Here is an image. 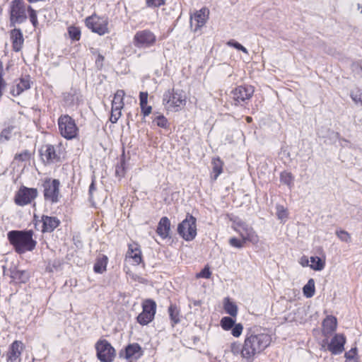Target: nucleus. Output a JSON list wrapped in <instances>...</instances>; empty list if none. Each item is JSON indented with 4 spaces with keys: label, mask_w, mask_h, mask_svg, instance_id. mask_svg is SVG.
Masks as SVG:
<instances>
[{
    "label": "nucleus",
    "mask_w": 362,
    "mask_h": 362,
    "mask_svg": "<svg viewBox=\"0 0 362 362\" xmlns=\"http://www.w3.org/2000/svg\"><path fill=\"white\" fill-rule=\"evenodd\" d=\"M271 341V336L262 328L255 326L248 329L242 346V358L246 362H252L256 355L269 346Z\"/></svg>",
    "instance_id": "1"
},
{
    "label": "nucleus",
    "mask_w": 362,
    "mask_h": 362,
    "mask_svg": "<svg viewBox=\"0 0 362 362\" xmlns=\"http://www.w3.org/2000/svg\"><path fill=\"white\" fill-rule=\"evenodd\" d=\"M337 320L332 315L327 316L322 322V332L324 334L328 335L334 332L337 329Z\"/></svg>",
    "instance_id": "23"
},
{
    "label": "nucleus",
    "mask_w": 362,
    "mask_h": 362,
    "mask_svg": "<svg viewBox=\"0 0 362 362\" xmlns=\"http://www.w3.org/2000/svg\"><path fill=\"white\" fill-rule=\"evenodd\" d=\"M40 156L43 162L46 163H51L59 160V156L56 153L54 146L46 144L42 146L40 151Z\"/></svg>",
    "instance_id": "17"
},
{
    "label": "nucleus",
    "mask_w": 362,
    "mask_h": 362,
    "mask_svg": "<svg viewBox=\"0 0 362 362\" xmlns=\"http://www.w3.org/2000/svg\"><path fill=\"white\" fill-rule=\"evenodd\" d=\"M85 23L88 29L99 35H104L109 33L108 19L106 17L93 14L86 18Z\"/></svg>",
    "instance_id": "8"
},
{
    "label": "nucleus",
    "mask_w": 362,
    "mask_h": 362,
    "mask_svg": "<svg viewBox=\"0 0 362 362\" xmlns=\"http://www.w3.org/2000/svg\"><path fill=\"white\" fill-rule=\"evenodd\" d=\"M230 351L235 356L240 354V356H242V347L240 346V344L238 342L231 343L230 345Z\"/></svg>",
    "instance_id": "43"
},
{
    "label": "nucleus",
    "mask_w": 362,
    "mask_h": 362,
    "mask_svg": "<svg viewBox=\"0 0 362 362\" xmlns=\"http://www.w3.org/2000/svg\"><path fill=\"white\" fill-rule=\"evenodd\" d=\"M146 4L148 7H159L165 4V0H146Z\"/></svg>",
    "instance_id": "50"
},
{
    "label": "nucleus",
    "mask_w": 362,
    "mask_h": 362,
    "mask_svg": "<svg viewBox=\"0 0 362 362\" xmlns=\"http://www.w3.org/2000/svg\"><path fill=\"white\" fill-rule=\"evenodd\" d=\"M336 235L341 241L349 243L351 240L350 234L346 230H337L336 231Z\"/></svg>",
    "instance_id": "41"
},
{
    "label": "nucleus",
    "mask_w": 362,
    "mask_h": 362,
    "mask_svg": "<svg viewBox=\"0 0 362 362\" xmlns=\"http://www.w3.org/2000/svg\"><path fill=\"white\" fill-rule=\"evenodd\" d=\"M103 61H104V57L102 54H98V57L95 59V63H96L97 66L101 67L103 66Z\"/></svg>",
    "instance_id": "57"
},
{
    "label": "nucleus",
    "mask_w": 362,
    "mask_h": 362,
    "mask_svg": "<svg viewBox=\"0 0 362 362\" xmlns=\"http://www.w3.org/2000/svg\"><path fill=\"white\" fill-rule=\"evenodd\" d=\"M119 171H118V169H116V173H118Z\"/></svg>",
    "instance_id": "61"
},
{
    "label": "nucleus",
    "mask_w": 362,
    "mask_h": 362,
    "mask_svg": "<svg viewBox=\"0 0 362 362\" xmlns=\"http://www.w3.org/2000/svg\"><path fill=\"white\" fill-rule=\"evenodd\" d=\"M177 232L185 240H192L197 235L196 218L192 215H187L178 225Z\"/></svg>",
    "instance_id": "7"
},
{
    "label": "nucleus",
    "mask_w": 362,
    "mask_h": 362,
    "mask_svg": "<svg viewBox=\"0 0 362 362\" xmlns=\"http://www.w3.org/2000/svg\"><path fill=\"white\" fill-rule=\"evenodd\" d=\"M168 313L170 315V317L173 322V325L180 322L179 310L176 305H170L168 308Z\"/></svg>",
    "instance_id": "34"
},
{
    "label": "nucleus",
    "mask_w": 362,
    "mask_h": 362,
    "mask_svg": "<svg viewBox=\"0 0 362 362\" xmlns=\"http://www.w3.org/2000/svg\"><path fill=\"white\" fill-rule=\"evenodd\" d=\"M357 354L356 348H352L351 350L345 353V357L346 359L356 358V356Z\"/></svg>",
    "instance_id": "52"
},
{
    "label": "nucleus",
    "mask_w": 362,
    "mask_h": 362,
    "mask_svg": "<svg viewBox=\"0 0 362 362\" xmlns=\"http://www.w3.org/2000/svg\"><path fill=\"white\" fill-rule=\"evenodd\" d=\"M170 230V221L167 217H163L160 218L156 232L158 235H160L162 238H166L169 235V233Z\"/></svg>",
    "instance_id": "22"
},
{
    "label": "nucleus",
    "mask_w": 362,
    "mask_h": 362,
    "mask_svg": "<svg viewBox=\"0 0 362 362\" xmlns=\"http://www.w3.org/2000/svg\"><path fill=\"white\" fill-rule=\"evenodd\" d=\"M128 251L126 255V258L132 259V264L138 265L142 262L141 251L136 243H132L129 245Z\"/></svg>",
    "instance_id": "19"
},
{
    "label": "nucleus",
    "mask_w": 362,
    "mask_h": 362,
    "mask_svg": "<svg viewBox=\"0 0 362 362\" xmlns=\"http://www.w3.org/2000/svg\"><path fill=\"white\" fill-rule=\"evenodd\" d=\"M309 262L310 260L308 259V258L305 256H303L300 260H299V263L300 264V265L303 267H308V266H310L309 265Z\"/></svg>",
    "instance_id": "55"
},
{
    "label": "nucleus",
    "mask_w": 362,
    "mask_h": 362,
    "mask_svg": "<svg viewBox=\"0 0 362 362\" xmlns=\"http://www.w3.org/2000/svg\"><path fill=\"white\" fill-rule=\"evenodd\" d=\"M60 182L57 179L46 178L42 184L45 200L50 203L59 202Z\"/></svg>",
    "instance_id": "9"
},
{
    "label": "nucleus",
    "mask_w": 362,
    "mask_h": 362,
    "mask_svg": "<svg viewBox=\"0 0 362 362\" xmlns=\"http://www.w3.org/2000/svg\"><path fill=\"white\" fill-rule=\"evenodd\" d=\"M211 272H210L209 267H205L199 273L197 274V278L209 279L211 277Z\"/></svg>",
    "instance_id": "49"
},
{
    "label": "nucleus",
    "mask_w": 362,
    "mask_h": 362,
    "mask_svg": "<svg viewBox=\"0 0 362 362\" xmlns=\"http://www.w3.org/2000/svg\"><path fill=\"white\" fill-rule=\"evenodd\" d=\"M70 38L73 40H79L81 37V31L78 28L71 26L68 30Z\"/></svg>",
    "instance_id": "39"
},
{
    "label": "nucleus",
    "mask_w": 362,
    "mask_h": 362,
    "mask_svg": "<svg viewBox=\"0 0 362 362\" xmlns=\"http://www.w3.org/2000/svg\"><path fill=\"white\" fill-rule=\"evenodd\" d=\"M303 292L306 298H311L314 296L315 292V281L313 279H310L307 284L303 288Z\"/></svg>",
    "instance_id": "29"
},
{
    "label": "nucleus",
    "mask_w": 362,
    "mask_h": 362,
    "mask_svg": "<svg viewBox=\"0 0 362 362\" xmlns=\"http://www.w3.org/2000/svg\"><path fill=\"white\" fill-rule=\"evenodd\" d=\"M37 194L38 192L36 188L22 186L16 192L14 201L17 205L23 206L30 204L37 197Z\"/></svg>",
    "instance_id": "11"
},
{
    "label": "nucleus",
    "mask_w": 362,
    "mask_h": 362,
    "mask_svg": "<svg viewBox=\"0 0 362 362\" xmlns=\"http://www.w3.org/2000/svg\"><path fill=\"white\" fill-rule=\"evenodd\" d=\"M148 94L147 92H141L139 94L140 105H146Z\"/></svg>",
    "instance_id": "54"
},
{
    "label": "nucleus",
    "mask_w": 362,
    "mask_h": 362,
    "mask_svg": "<svg viewBox=\"0 0 362 362\" xmlns=\"http://www.w3.org/2000/svg\"><path fill=\"white\" fill-rule=\"evenodd\" d=\"M252 117H247V118H246V120H247V122H252Z\"/></svg>",
    "instance_id": "60"
},
{
    "label": "nucleus",
    "mask_w": 362,
    "mask_h": 362,
    "mask_svg": "<svg viewBox=\"0 0 362 362\" xmlns=\"http://www.w3.org/2000/svg\"><path fill=\"white\" fill-rule=\"evenodd\" d=\"M235 324V320L230 317H223L221 320V327L226 331L231 329Z\"/></svg>",
    "instance_id": "36"
},
{
    "label": "nucleus",
    "mask_w": 362,
    "mask_h": 362,
    "mask_svg": "<svg viewBox=\"0 0 362 362\" xmlns=\"http://www.w3.org/2000/svg\"><path fill=\"white\" fill-rule=\"evenodd\" d=\"M310 267L315 271H322L325 266V262L319 257H311Z\"/></svg>",
    "instance_id": "30"
},
{
    "label": "nucleus",
    "mask_w": 362,
    "mask_h": 362,
    "mask_svg": "<svg viewBox=\"0 0 362 362\" xmlns=\"http://www.w3.org/2000/svg\"><path fill=\"white\" fill-rule=\"evenodd\" d=\"M345 343V337L343 334H337L331 339L330 343L328 344L327 349L332 352V354H339L343 352Z\"/></svg>",
    "instance_id": "16"
},
{
    "label": "nucleus",
    "mask_w": 362,
    "mask_h": 362,
    "mask_svg": "<svg viewBox=\"0 0 362 362\" xmlns=\"http://www.w3.org/2000/svg\"><path fill=\"white\" fill-rule=\"evenodd\" d=\"M97 357L101 362H112L115 350L105 339L98 341L95 344Z\"/></svg>",
    "instance_id": "10"
},
{
    "label": "nucleus",
    "mask_w": 362,
    "mask_h": 362,
    "mask_svg": "<svg viewBox=\"0 0 362 362\" xmlns=\"http://www.w3.org/2000/svg\"><path fill=\"white\" fill-rule=\"evenodd\" d=\"M125 95V93L123 90H118L115 93L114 95L113 100L112 102V106L117 107L118 108L123 109L124 103V97Z\"/></svg>",
    "instance_id": "26"
},
{
    "label": "nucleus",
    "mask_w": 362,
    "mask_h": 362,
    "mask_svg": "<svg viewBox=\"0 0 362 362\" xmlns=\"http://www.w3.org/2000/svg\"><path fill=\"white\" fill-rule=\"evenodd\" d=\"M58 126L61 135L66 139H72L78 135V129L75 120L68 115L59 117Z\"/></svg>",
    "instance_id": "5"
},
{
    "label": "nucleus",
    "mask_w": 362,
    "mask_h": 362,
    "mask_svg": "<svg viewBox=\"0 0 362 362\" xmlns=\"http://www.w3.org/2000/svg\"><path fill=\"white\" fill-rule=\"evenodd\" d=\"M122 110L117 107L112 106L110 120L112 123H116L122 116Z\"/></svg>",
    "instance_id": "38"
},
{
    "label": "nucleus",
    "mask_w": 362,
    "mask_h": 362,
    "mask_svg": "<svg viewBox=\"0 0 362 362\" xmlns=\"http://www.w3.org/2000/svg\"><path fill=\"white\" fill-rule=\"evenodd\" d=\"M141 346L138 344H129L126 348V358H130L134 357L136 354H139L140 356L141 354Z\"/></svg>",
    "instance_id": "32"
},
{
    "label": "nucleus",
    "mask_w": 362,
    "mask_h": 362,
    "mask_svg": "<svg viewBox=\"0 0 362 362\" xmlns=\"http://www.w3.org/2000/svg\"><path fill=\"white\" fill-rule=\"evenodd\" d=\"M12 127H6L0 133V143L4 144L10 140L12 136Z\"/></svg>",
    "instance_id": "35"
},
{
    "label": "nucleus",
    "mask_w": 362,
    "mask_h": 362,
    "mask_svg": "<svg viewBox=\"0 0 362 362\" xmlns=\"http://www.w3.org/2000/svg\"><path fill=\"white\" fill-rule=\"evenodd\" d=\"M95 190V182H94V180H93L89 187V199L90 201L93 199V193Z\"/></svg>",
    "instance_id": "56"
},
{
    "label": "nucleus",
    "mask_w": 362,
    "mask_h": 362,
    "mask_svg": "<svg viewBox=\"0 0 362 362\" xmlns=\"http://www.w3.org/2000/svg\"><path fill=\"white\" fill-rule=\"evenodd\" d=\"M231 93L234 104L238 105L251 98L254 93V88L251 86H240L235 88Z\"/></svg>",
    "instance_id": "14"
},
{
    "label": "nucleus",
    "mask_w": 362,
    "mask_h": 362,
    "mask_svg": "<svg viewBox=\"0 0 362 362\" xmlns=\"http://www.w3.org/2000/svg\"><path fill=\"white\" fill-rule=\"evenodd\" d=\"M351 99L356 103H360L362 104V90H356L351 93Z\"/></svg>",
    "instance_id": "47"
},
{
    "label": "nucleus",
    "mask_w": 362,
    "mask_h": 362,
    "mask_svg": "<svg viewBox=\"0 0 362 362\" xmlns=\"http://www.w3.org/2000/svg\"><path fill=\"white\" fill-rule=\"evenodd\" d=\"M11 277L18 282H25L28 279V274L25 271L14 269L11 271Z\"/></svg>",
    "instance_id": "27"
},
{
    "label": "nucleus",
    "mask_w": 362,
    "mask_h": 362,
    "mask_svg": "<svg viewBox=\"0 0 362 362\" xmlns=\"http://www.w3.org/2000/svg\"><path fill=\"white\" fill-rule=\"evenodd\" d=\"M28 11L29 12L30 22L32 23L34 27H36L38 23L36 11L33 9L31 6L28 7Z\"/></svg>",
    "instance_id": "42"
},
{
    "label": "nucleus",
    "mask_w": 362,
    "mask_h": 362,
    "mask_svg": "<svg viewBox=\"0 0 362 362\" xmlns=\"http://www.w3.org/2000/svg\"><path fill=\"white\" fill-rule=\"evenodd\" d=\"M276 215L279 219L284 221L288 218V212L286 208L281 205H276Z\"/></svg>",
    "instance_id": "40"
},
{
    "label": "nucleus",
    "mask_w": 362,
    "mask_h": 362,
    "mask_svg": "<svg viewBox=\"0 0 362 362\" xmlns=\"http://www.w3.org/2000/svg\"><path fill=\"white\" fill-rule=\"evenodd\" d=\"M280 182L287 185L289 189H292L293 187L294 176L290 172L283 171L280 174Z\"/></svg>",
    "instance_id": "28"
},
{
    "label": "nucleus",
    "mask_w": 362,
    "mask_h": 362,
    "mask_svg": "<svg viewBox=\"0 0 362 362\" xmlns=\"http://www.w3.org/2000/svg\"><path fill=\"white\" fill-rule=\"evenodd\" d=\"M34 232L28 230H11L7 233L10 244L18 254L35 250L37 241L33 238Z\"/></svg>",
    "instance_id": "2"
},
{
    "label": "nucleus",
    "mask_w": 362,
    "mask_h": 362,
    "mask_svg": "<svg viewBox=\"0 0 362 362\" xmlns=\"http://www.w3.org/2000/svg\"><path fill=\"white\" fill-rule=\"evenodd\" d=\"M27 19L26 6L23 0H13L10 5V25L21 24Z\"/></svg>",
    "instance_id": "6"
},
{
    "label": "nucleus",
    "mask_w": 362,
    "mask_h": 362,
    "mask_svg": "<svg viewBox=\"0 0 362 362\" xmlns=\"http://www.w3.org/2000/svg\"><path fill=\"white\" fill-rule=\"evenodd\" d=\"M209 11L206 8H202L197 11L191 16L190 24L191 26H194V31L205 25L209 18Z\"/></svg>",
    "instance_id": "15"
},
{
    "label": "nucleus",
    "mask_w": 362,
    "mask_h": 362,
    "mask_svg": "<svg viewBox=\"0 0 362 362\" xmlns=\"http://www.w3.org/2000/svg\"><path fill=\"white\" fill-rule=\"evenodd\" d=\"M187 103V95L181 89H168L163 95V105L167 111L178 112Z\"/></svg>",
    "instance_id": "3"
},
{
    "label": "nucleus",
    "mask_w": 362,
    "mask_h": 362,
    "mask_svg": "<svg viewBox=\"0 0 362 362\" xmlns=\"http://www.w3.org/2000/svg\"><path fill=\"white\" fill-rule=\"evenodd\" d=\"M43 233H50L53 231L59 224V220L53 216H43L42 217Z\"/></svg>",
    "instance_id": "21"
},
{
    "label": "nucleus",
    "mask_w": 362,
    "mask_h": 362,
    "mask_svg": "<svg viewBox=\"0 0 362 362\" xmlns=\"http://www.w3.org/2000/svg\"><path fill=\"white\" fill-rule=\"evenodd\" d=\"M140 107H141V113L143 114L144 117H147L151 113V111H152L151 106L147 105V104L146 105H140Z\"/></svg>",
    "instance_id": "51"
},
{
    "label": "nucleus",
    "mask_w": 362,
    "mask_h": 362,
    "mask_svg": "<svg viewBox=\"0 0 362 362\" xmlns=\"http://www.w3.org/2000/svg\"><path fill=\"white\" fill-rule=\"evenodd\" d=\"M233 229L241 236L243 241H248L254 245L257 244L259 239L253 228L239 218L233 223Z\"/></svg>",
    "instance_id": "4"
},
{
    "label": "nucleus",
    "mask_w": 362,
    "mask_h": 362,
    "mask_svg": "<svg viewBox=\"0 0 362 362\" xmlns=\"http://www.w3.org/2000/svg\"><path fill=\"white\" fill-rule=\"evenodd\" d=\"M23 350V344L20 341H14L9 346L7 353V362H16L20 360L22 351Z\"/></svg>",
    "instance_id": "18"
},
{
    "label": "nucleus",
    "mask_w": 362,
    "mask_h": 362,
    "mask_svg": "<svg viewBox=\"0 0 362 362\" xmlns=\"http://www.w3.org/2000/svg\"><path fill=\"white\" fill-rule=\"evenodd\" d=\"M153 123L165 129H168L170 127V123L168 122V119L163 115H160L154 117Z\"/></svg>",
    "instance_id": "33"
},
{
    "label": "nucleus",
    "mask_w": 362,
    "mask_h": 362,
    "mask_svg": "<svg viewBox=\"0 0 362 362\" xmlns=\"http://www.w3.org/2000/svg\"><path fill=\"white\" fill-rule=\"evenodd\" d=\"M10 38L12 42L13 51L18 52L21 50L24 42V39L21 30L18 28H14L10 31Z\"/></svg>",
    "instance_id": "20"
},
{
    "label": "nucleus",
    "mask_w": 362,
    "mask_h": 362,
    "mask_svg": "<svg viewBox=\"0 0 362 362\" xmlns=\"http://www.w3.org/2000/svg\"><path fill=\"white\" fill-rule=\"evenodd\" d=\"M156 41V35L148 30L138 31L134 37V44L139 48H148Z\"/></svg>",
    "instance_id": "12"
},
{
    "label": "nucleus",
    "mask_w": 362,
    "mask_h": 362,
    "mask_svg": "<svg viewBox=\"0 0 362 362\" xmlns=\"http://www.w3.org/2000/svg\"><path fill=\"white\" fill-rule=\"evenodd\" d=\"M107 258L105 257L102 259H99L94 265V272L96 273L101 274L106 270Z\"/></svg>",
    "instance_id": "37"
},
{
    "label": "nucleus",
    "mask_w": 362,
    "mask_h": 362,
    "mask_svg": "<svg viewBox=\"0 0 362 362\" xmlns=\"http://www.w3.org/2000/svg\"><path fill=\"white\" fill-rule=\"evenodd\" d=\"M345 362H358L356 358L346 359Z\"/></svg>",
    "instance_id": "59"
},
{
    "label": "nucleus",
    "mask_w": 362,
    "mask_h": 362,
    "mask_svg": "<svg viewBox=\"0 0 362 362\" xmlns=\"http://www.w3.org/2000/svg\"><path fill=\"white\" fill-rule=\"evenodd\" d=\"M3 72H4L3 63L0 60V98H1V96L3 95V90L5 88L6 85L5 81L3 78Z\"/></svg>",
    "instance_id": "48"
},
{
    "label": "nucleus",
    "mask_w": 362,
    "mask_h": 362,
    "mask_svg": "<svg viewBox=\"0 0 362 362\" xmlns=\"http://www.w3.org/2000/svg\"><path fill=\"white\" fill-rule=\"evenodd\" d=\"M30 88V81L28 76L22 77L19 79L18 82L16 83V89L12 90V94L13 95H18L22 92L25 90H28Z\"/></svg>",
    "instance_id": "24"
},
{
    "label": "nucleus",
    "mask_w": 362,
    "mask_h": 362,
    "mask_svg": "<svg viewBox=\"0 0 362 362\" xmlns=\"http://www.w3.org/2000/svg\"><path fill=\"white\" fill-rule=\"evenodd\" d=\"M224 310L232 317H235L238 314L237 305L234 303L231 302L229 298H226L224 300Z\"/></svg>",
    "instance_id": "31"
},
{
    "label": "nucleus",
    "mask_w": 362,
    "mask_h": 362,
    "mask_svg": "<svg viewBox=\"0 0 362 362\" xmlns=\"http://www.w3.org/2000/svg\"><path fill=\"white\" fill-rule=\"evenodd\" d=\"M231 329L232 335L235 337H239L242 334L243 326L240 323L235 324Z\"/></svg>",
    "instance_id": "44"
},
{
    "label": "nucleus",
    "mask_w": 362,
    "mask_h": 362,
    "mask_svg": "<svg viewBox=\"0 0 362 362\" xmlns=\"http://www.w3.org/2000/svg\"><path fill=\"white\" fill-rule=\"evenodd\" d=\"M15 158L19 160H26L30 158V153L28 151H25L23 153L17 154Z\"/></svg>",
    "instance_id": "53"
},
{
    "label": "nucleus",
    "mask_w": 362,
    "mask_h": 362,
    "mask_svg": "<svg viewBox=\"0 0 362 362\" xmlns=\"http://www.w3.org/2000/svg\"><path fill=\"white\" fill-rule=\"evenodd\" d=\"M212 164V175L213 180H216L223 172V163L219 158H214L211 161Z\"/></svg>",
    "instance_id": "25"
},
{
    "label": "nucleus",
    "mask_w": 362,
    "mask_h": 362,
    "mask_svg": "<svg viewBox=\"0 0 362 362\" xmlns=\"http://www.w3.org/2000/svg\"><path fill=\"white\" fill-rule=\"evenodd\" d=\"M245 241H243V239L239 240L236 238H231L229 240V244L234 247L236 248H242L244 246Z\"/></svg>",
    "instance_id": "46"
},
{
    "label": "nucleus",
    "mask_w": 362,
    "mask_h": 362,
    "mask_svg": "<svg viewBox=\"0 0 362 362\" xmlns=\"http://www.w3.org/2000/svg\"><path fill=\"white\" fill-rule=\"evenodd\" d=\"M227 45L230 47H233L238 50H240L245 54H248L247 49L244 46L233 40L228 41Z\"/></svg>",
    "instance_id": "45"
},
{
    "label": "nucleus",
    "mask_w": 362,
    "mask_h": 362,
    "mask_svg": "<svg viewBox=\"0 0 362 362\" xmlns=\"http://www.w3.org/2000/svg\"><path fill=\"white\" fill-rule=\"evenodd\" d=\"M156 304L152 300H146L143 303V310L137 317V322L141 325L151 322L155 316Z\"/></svg>",
    "instance_id": "13"
},
{
    "label": "nucleus",
    "mask_w": 362,
    "mask_h": 362,
    "mask_svg": "<svg viewBox=\"0 0 362 362\" xmlns=\"http://www.w3.org/2000/svg\"><path fill=\"white\" fill-rule=\"evenodd\" d=\"M129 276L132 279H133L135 281H138L139 282H141V283L144 282V279L137 276L136 274H129Z\"/></svg>",
    "instance_id": "58"
}]
</instances>
